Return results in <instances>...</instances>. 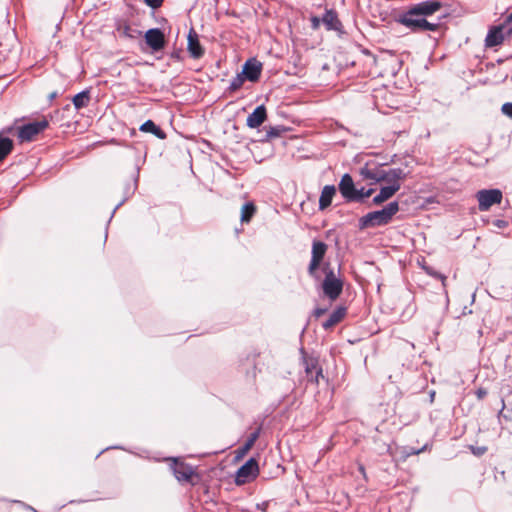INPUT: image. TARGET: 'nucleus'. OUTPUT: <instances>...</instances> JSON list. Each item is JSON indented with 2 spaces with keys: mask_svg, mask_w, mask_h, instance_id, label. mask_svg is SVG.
<instances>
[{
  "mask_svg": "<svg viewBox=\"0 0 512 512\" xmlns=\"http://www.w3.org/2000/svg\"><path fill=\"white\" fill-rule=\"evenodd\" d=\"M13 127H8L2 130V133H11L13 131Z\"/></svg>",
  "mask_w": 512,
  "mask_h": 512,
  "instance_id": "79ce46f5",
  "label": "nucleus"
},
{
  "mask_svg": "<svg viewBox=\"0 0 512 512\" xmlns=\"http://www.w3.org/2000/svg\"><path fill=\"white\" fill-rule=\"evenodd\" d=\"M493 225L497 227L498 229H505L508 227V221L503 219H496L493 221Z\"/></svg>",
  "mask_w": 512,
  "mask_h": 512,
  "instance_id": "c9c22d12",
  "label": "nucleus"
},
{
  "mask_svg": "<svg viewBox=\"0 0 512 512\" xmlns=\"http://www.w3.org/2000/svg\"><path fill=\"white\" fill-rule=\"evenodd\" d=\"M505 27L504 22L500 25L490 27L485 38V47L491 48L501 45L505 40V34L503 33Z\"/></svg>",
  "mask_w": 512,
  "mask_h": 512,
  "instance_id": "ddd939ff",
  "label": "nucleus"
},
{
  "mask_svg": "<svg viewBox=\"0 0 512 512\" xmlns=\"http://www.w3.org/2000/svg\"><path fill=\"white\" fill-rule=\"evenodd\" d=\"M487 394H488L487 390L485 388H483V387H479L475 391V395H476L478 400L484 399L487 396Z\"/></svg>",
  "mask_w": 512,
  "mask_h": 512,
  "instance_id": "e433bc0d",
  "label": "nucleus"
},
{
  "mask_svg": "<svg viewBox=\"0 0 512 512\" xmlns=\"http://www.w3.org/2000/svg\"><path fill=\"white\" fill-rule=\"evenodd\" d=\"M171 469L178 481L190 482L194 474V471L190 465L179 462L177 460H174Z\"/></svg>",
  "mask_w": 512,
  "mask_h": 512,
  "instance_id": "4468645a",
  "label": "nucleus"
},
{
  "mask_svg": "<svg viewBox=\"0 0 512 512\" xmlns=\"http://www.w3.org/2000/svg\"><path fill=\"white\" fill-rule=\"evenodd\" d=\"M49 126V121L43 118L40 121L30 122L17 128V138L20 143L31 142L37 135Z\"/></svg>",
  "mask_w": 512,
  "mask_h": 512,
  "instance_id": "20e7f679",
  "label": "nucleus"
},
{
  "mask_svg": "<svg viewBox=\"0 0 512 512\" xmlns=\"http://www.w3.org/2000/svg\"><path fill=\"white\" fill-rule=\"evenodd\" d=\"M187 50L190 56L194 59H199L204 55V49L200 44L197 33L194 29H191L188 34V46Z\"/></svg>",
  "mask_w": 512,
  "mask_h": 512,
  "instance_id": "dca6fc26",
  "label": "nucleus"
},
{
  "mask_svg": "<svg viewBox=\"0 0 512 512\" xmlns=\"http://www.w3.org/2000/svg\"><path fill=\"white\" fill-rule=\"evenodd\" d=\"M140 131L154 134L158 139L164 140L167 135L166 133L157 126L152 120L145 121L140 126Z\"/></svg>",
  "mask_w": 512,
  "mask_h": 512,
  "instance_id": "5701e85b",
  "label": "nucleus"
},
{
  "mask_svg": "<svg viewBox=\"0 0 512 512\" xmlns=\"http://www.w3.org/2000/svg\"><path fill=\"white\" fill-rule=\"evenodd\" d=\"M287 131H288V129L284 126L270 127L266 132V137L269 139L276 138V137L281 136L283 133H285Z\"/></svg>",
  "mask_w": 512,
  "mask_h": 512,
  "instance_id": "c85d7f7f",
  "label": "nucleus"
},
{
  "mask_svg": "<svg viewBox=\"0 0 512 512\" xmlns=\"http://www.w3.org/2000/svg\"><path fill=\"white\" fill-rule=\"evenodd\" d=\"M382 172L383 168L381 166L369 163L365 164L359 170V174L364 180H371L373 182L382 181Z\"/></svg>",
  "mask_w": 512,
  "mask_h": 512,
  "instance_id": "2eb2a0df",
  "label": "nucleus"
},
{
  "mask_svg": "<svg viewBox=\"0 0 512 512\" xmlns=\"http://www.w3.org/2000/svg\"><path fill=\"white\" fill-rule=\"evenodd\" d=\"M322 271L325 274L322 282V290L326 297L331 301H335L341 295L343 291V280L336 275L334 269L329 263H325L322 267Z\"/></svg>",
  "mask_w": 512,
  "mask_h": 512,
  "instance_id": "f03ea898",
  "label": "nucleus"
},
{
  "mask_svg": "<svg viewBox=\"0 0 512 512\" xmlns=\"http://www.w3.org/2000/svg\"><path fill=\"white\" fill-rule=\"evenodd\" d=\"M505 408V401L504 399L501 400V410H500V413L504 410Z\"/></svg>",
  "mask_w": 512,
  "mask_h": 512,
  "instance_id": "37998d69",
  "label": "nucleus"
},
{
  "mask_svg": "<svg viewBox=\"0 0 512 512\" xmlns=\"http://www.w3.org/2000/svg\"><path fill=\"white\" fill-rule=\"evenodd\" d=\"M326 311H327V309H325V308H316V309L314 310V315H315L316 317H320V316H322L323 314H325V313H326Z\"/></svg>",
  "mask_w": 512,
  "mask_h": 512,
  "instance_id": "58836bf2",
  "label": "nucleus"
},
{
  "mask_svg": "<svg viewBox=\"0 0 512 512\" xmlns=\"http://www.w3.org/2000/svg\"><path fill=\"white\" fill-rule=\"evenodd\" d=\"M424 269H425V271H426V273H427L428 275H430V276H432V277H434V278H436V279L441 280V282H442L443 286H445V281H446V279H447L445 275H443V274H441V273L437 272V271H436L434 268H432V267H424Z\"/></svg>",
  "mask_w": 512,
  "mask_h": 512,
  "instance_id": "7c9ffc66",
  "label": "nucleus"
},
{
  "mask_svg": "<svg viewBox=\"0 0 512 512\" xmlns=\"http://www.w3.org/2000/svg\"><path fill=\"white\" fill-rule=\"evenodd\" d=\"M128 30H129V27L127 26V27L125 28V33H126V34H129V31H128Z\"/></svg>",
  "mask_w": 512,
  "mask_h": 512,
  "instance_id": "c03bdc74",
  "label": "nucleus"
},
{
  "mask_svg": "<svg viewBox=\"0 0 512 512\" xmlns=\"http://www.w3.org/2000/svg\"><path fill=\"white\" fill-rule=\"evenodd\" d=\"M338 188L346 202H352L360 197L359 194H356L357 188L355 187L352 176L348 173L342 176Z\"/></svg>",
  "mask_w": 512,
  "mask_h": 512,
  "instance_id": "1a4fd4ad",
  "label": "nucleus"
},
{
  "mask_svg": "<svg viewBox=\"0 0 512 512\" xmlns=\"http://www.w3.org/2000/svg\"><path fill=\"white\" fill-rule=\"evenodd\" d=\"M504 25H506V27H508L507 31H506V35L512 36V12L505 18Z\"/></svg>",
  "mask_w": 512,
  "mask_h": 512,
  "instance_id": "72a5a7b5",
  "label": "nucleus"
},
{
  "mask_svg": "<svg viewBox=\"0 0 512 512\" xmlns=\"http://www.w3.org/2000/svg\"><path fill=\"white\" fill-rule=\"evenodd\" d=\"M256 211V207L253 203L248 202L242 206L241 209V221L249 222Z\"/></svg>",
  "mask_w": 512,
  "mask_h": 512,
  "instance_id": "bb28decb",
  "label": "nucleus"
},
{
  "mask_svg": "<svg viewBox=\"0 0 512 512\" xmlns=\"http://www.w3.org/2000/svg\"><path fill=\"white\" fill-rule=\"evenodd\" d=\"M320 21H321V20H320L318 17L313 16V17L311 18L312 27H313L314 29H317V28L319 27V25H320Z\"/></svg>",
  "mask_w": 512,
  "mask_h": 512,
  "instance_id": "4c0bfd02",
  "label": "nucleus"
},
{
  "mask_svg": "<svg viewBox=\"0 0 512 512\" xmlns=\"http://www.w3.org/2000/svg\"><path fill=\"white\" fill-rule=\"evenodd\" d=\"M399 211V203L397 201H392L387 204L384 208L372 211L364 216L360 217L358 220V227L360 230H365L368 228H375L388 225L393 217Z\"/></svg>",
  "mask_w": 512,
  "mask_h": 512,
  "instance_id": "f257e3e1",
  "label": "nucleus"
},
{
  "mask_svg": "<svg viewBox=\"0 0 512 512\" xmlns=\"http://www.w3.org/2000/svg\"><path fill=\"white\" fill-rule=\"evenodd\" d=\"M322 22L328 30L339 31L342 27L338 15L334 10H326L322 17Z\"/></svg>",
  "mask_w": 512,
  "mask_h": 512,
  "instance_id": "412c9836",
  "label": "nucleus"
},
{
  "mask_svg": "<svg viewBox=\"0 0 512 512\" xmlns=\"http://www.w3.org/2000/svg\"><path fill=\"white\" fill-rule=\"evenodd\" d=\"M382 176V181L387 182L388 186L397 185L399 190L401 187L400 180L404 179L406 174L401 168H391L389 170L383 169Z\"/></svg>",
  "mask_w": 512,
  "mask_h": 512,
  "instance_id": "f3484780",
  "label": "nucleus"
},
{
  "mask_svg": "<svg viewBox=\"0 0 512 512\" xmlns=\"http://www.w3.org/2000/svg\"><path fill=\"white\" fill-rule=\"evenodd\" d=\"M58 95H59V94H58V92H57V91H53V92H51V93L48 95V100H49L50 102H52L55 98H57V97H58Z\"/></svg>",
  "mask_w": 512,
  "mask_h": 512,
  "instance_id": "ea45409f",
  "label": "nucleus"
},
{
  "mask_svg": "<svg viewBox=\"0 0 512 512\" xmlns=\"http://www.w3.org/2000/svg\"><path fill=\"white\" fill-rule=\"evenodd\" d=\"M327 249V244L322 241L314 240L312 243L311 260L307 271L309 276L315 280L320 279V274L318 270L322 264Z\"/></svg>",
  "mask_w": 512,
  "mask_h": 512,
  "instance_id": "7ed1b4c3",
  "label": "nucleus"
},
{
  "mask_svg": "<svg viewBox=\"0 0 512 512\" xmlns=\"http://www.w3.org/2000/svg\"><path fill=\"white\" fill-rule=\"evenodd\" d=\"M443 7L439 0H426L413 5L408 11L410 15L431 16Z\"/></svg>",
  "mask_w": 512,
  "mask_h": 512,
  "instance_id": "6e6552de",
  "label": "nucleus"
},
{
  "mask_svg": "<svg viewBox=\"0 0 512 512\" xmlns=\"http://www.w3.org/2000/svg\"><path fill=\"white\" fill-rule=\"evenodd\" d=\"M73 105L76 109L85 108L90 102V93L88 90H84L76 94L72 99Z\"/></svg>",
  "mask_w": 512,
  "mask_h": 512,
  "instance_id": "a878e982",
  "label": "nucleus"
},
{
  "mask_svg": "<svg viewBox=\"0 0 512 512\" xmlns=\"http://www.w3.org/2000/svg\"><path fill=\"white\" fill-rule=\"evenodd\" d=\"M261 427H258L254 432H252L249 437L247 438L245 444L239 448V455L243 456L245 455L255 444L257 439L260 436Z\"/></svg>",
  "mask_w": 512,
  "mask_h": 512,
  "instance_id": "393cba45",
  "label": "nucleus"
},
{
  "mask_svg": "<svg viewBox=\"0 0 512 512\" xmlns=\"http://www.w3.org/2000/svg\"><path fill=\"white\" fill-rule=\"evenodd\" d=\"M13 141L0 134V162L3 161L13 150Z\"/></svg>",
  "mask_w": 512,
  "mask_h": 512,
  "instance_id": "b1692460",
  "label": "nucleus"
},
{
  "mask_svg": "<svg viewBox=\"0 0 512 512\" xmlns=\"http://www.w3.org/2000/svg\"><path fill=\"white\" fill-rule=\"evenodd\" d=\"M145 42L153 52L161 51L166 44L164 33L159 28H151L145 33Z\"/></svg>",
  "mask_w": 512,
  "mask_h": 512,
  "instance_id": "9d476101",
  "label": "nucleus"
},
{
  "mask_svg": "<svg viewBox=\"0 0 512 512\" xmlns=\"http://www.w3.org/2000/svg\"><path fill=\"white\" fill-rule=\"evenodd\" d=\"M470 450L475 456L479 457V456L484 455L487 452V447L486 446H471Z\"/></svg>",
  "mask_w": 512,
  "mask_h": 512,
  "instance_id": "2f4dec72",
  "label": "nucleus"
},
{
  "mask_svg": "<svg viewBox=\"0 0 512 512\" xmlns=\"http://www.w3.org/2000/svg\"><path fill=\"white\" fill-rule=\"evenodd\" d=\"M396 192H398L397 185L384 186L380 189V192L372 199V204L380 205L390 199Z\"/></svg>",
  "mask_w": 512,
  "mask_h": 512,
  "instance_id": "4be33fe9",
  "label": "nucleus"
},
{
  "mask_svg": "<svg viewBox=\"0 0 512 512\" xmlns=\"http://www.w3.org/2000/svg\"><path fill=\"white\" fill-rule=\"evenodd\" d=\"M245 79H246V78L242 75V73L237 74V75H236V76L231 80L230 85H229V90H230L231 92H235V91L239 90V89L242 87V85H243V83H244Z\"/></svg>",
  "mask_w": 512,
  "mask_h": 512,
  "instance_id": "cd10ccee",
  "label": "nucleus"
},
{
  "mask_svg": "<svg viewBox=\"0 0 512 512\" xmlns=\"http://www.w3.org/2000/svg\"><path fill=\"white\" fill-rule=\"evenodd\" d=\"M144 1L149 7L153 8V9H157L162 6L164 0H144Z\"/></svg>",
  "mask_w": 512,
  "mask_h": 512,
  "instance_id": "f704fd0d",
  "label": "nucleus"
},
{
  "mask_svg": "<svg viewBox=\"0 0 512 512\" xmlns=\"http://www.w3.org/2000/svg\"><path fill=\"white\" fill-rule=\"evenodd\" d=\"M262 72V63L255 58L248 59L243 65L242 75L251 82L259 80Z\"/></svg>",
  "mask_w": 512,
  "mask_h": 512,
  "instance_id": "9b49d317",
  "label": "nucleus"
},
{
  "mask_svg": "<svg viewBox=\"0 0 512 512\" xmlns=\"http://www.w3.org/2000/svg\"><path fill=\"white\" fill-rule=\"evenodd\" d=\"M128 30H129V27L127 26V27L125 28V33H126V34H129V31H128Z\"/></svg>",
  "mask_w": 512,
  "mask_h": 512,
  "instance_id": "a18cd8bd",
  "label": "nucleus"
},
{
  "mask_svg": "<svg viewBox=\"0 0 512 512\" xmlns=\"http://www.w3.org/2000/svg\"><path fill=\"white\" fill-rule=\"evenodd\" d=\"M373 193L374 189L372 188L367 190L365 188L356 189V194H359L360 197L359 199L353 200L352 202L362 203L366 198L370 197Z\"/></svg>",
  "mask_w": 512,
  "mask_h": 512,
  "instance_id": "c756f323",
  "label": "nucleus"
},
{
  "mask_svg": "<svg viewBox=\"0 0 512 512\" xmlns=\"http://www.w3.org/2000/svg\"><path fill=\"white\" fill-rule=\"evenodd\" d=\"M336 194V187L334 185H326L321 191L319 198V209L325 210L331 203L334 195Z\"/></svg>",
  "mask_w": 512,
  "mask_h": 512,
  "instance_id": "6ab92c4d",
  "label": "nucleus"
},
{
  "mask_svg": "<svg viewBox=\"0 0 512 512\" xmlns=\"http://www.w3.org/2000/svg\"><path fill=\"white\" fill-rule=\"evenodd\" d=\"M501 111L504 115L512 119V103L507 102L502 105Z\"/></svg>",
  "mask_w": 512,
  "mask_h": 512,
  "instance_id": "473e14b6",
  "label": "nucleus"
},
{
  "mask_svg": "<svg viewBox=\"0 0 512 512\" xmlns=\"http://www.w3.org/2000/svg\"><path fill=\"white\" fill-rule=\"evenodd\" d=\"M417 16L418 15H410V11H407L403 16L400 17L399 22L407 28H410L413 32H434L439 29V23H431L425 18H417Z\"/></svg>",
  "mask_w": 512,
  "mask_h": 512,
  "instance_id": "39448f33",
  "label": "nucleus"
},
{
  "mask_svg": "<svg viewBox=\"0 0 512 512\" xmlns=\"http://www.w3.org/2000/svg\"><path fill=\"white\" fill-rule=\"evenodd\" d=\"M267 506H268V503L264 502L261 505H258V508L264 511L267 508Z\"/></svg>",
  "mask_w": 512,
  "mask_h": 512,
  "instance_id": "a19ab883",
  "label": "nucleus"
},
{
  "mask_svg": "<svg viewBox=\"0 0 512 512\" xmlns=\"http://www.w3.org/2000/svg\"><path fill=\"white\" fill-rule=\"evenodd\" d=\"M502 62H503V59H498V60H497V63H498V64H501Z\"/></svg>",
  "mask_w": 512,
  "mask_h": 512,
  "instance_id": "49530a36",
  "label": "nucleus"
},
{
  "mask_svg": "<svg viewBox=\"0 0 512 512\" xmlns=\"http://www.w3.org/2000/svg\"><path fill=\"white\" fill-rule=\"evenodd\" d=\"M346 308L343 306L337 307L329 316V318L322 324L325 330L333 328L336 324L341 322L346 315Z\"/></svg>",
  "mask_w": 512,
  "mask_h": 512,
  "instance_id": "aec40b11",
  "label": "nucleus"
},
{
  "mask_svg": "<svg viewBox=\"0 0 512 512\" xmlns=\"http://www.w3.org/2000/svg\"><path fill=\"white\" fill-rule=\"evenodd\" d=\"M480 211H488L492 205L500 204L503 198L499 189H482L476 193Z\"/></svg>",
  "mask_w": 512,
  "mask_h": 512,
  "instance_id": "423d86ee",
  "label": "nucleus"
},
{
  "mask_svg": "<svg viewBox=\"0 0 512 512\" xmlns=\"http://www.w3.org/2000/svg\"><path fill=\"white\" fill-rule=\"evenodd\" d=\"M258 463L254 458H250L236 472L235 483L243 485L254 479L258 474Z\"/></svg>",
  "mask_w": 512,
  "mask_h": 512,
  "instance_id": "0eeeda50",
  "label": "nucleus"
},
{
  "mask_svg": "<svg viewBox=\"0 0 512 512\" xmlns=\"http://www.w3.org/2000/svg\"><path fill=\"white\" fill-rule=\"evenodd\" d=\"M304 366L308 381L318 384L319 378L323 377V371L318 364V360L314 357H305Z\"/></svg>",
  "mask_w": 512,
  "mask_h": 512,
  "instance_id": "f8f14e48",
  "label": "nucleus"
},
{
  "mask_svg": "<svg viewBox=\"0 0 512 512\" xmlns=\"http://www.w3.org/2000/svg\"><path fill=\"white\" fill-rule=\"evenodd\" d=\"M266 117V108L264 105H260L256 107L251 114H249L246 124L250 128H257L266 120Z\"/></svg>",
  "mask_w": 512,
  "mask_h": 512,
  "instance_id": "a211bd4d",
  "label": "nucleus"
}]
</instances>
